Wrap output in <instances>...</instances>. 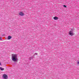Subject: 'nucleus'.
I'll list each match as a JSON object with an SVG mask.
<instances>
[{
  "label": "nucleus",
  "mask_w": 79,
  "mask_h": 79,
  "mask_svg": "<svg viewBox=\"0 0 79 79\" xmlns=\"http://www.w3.org/2000/svg\"><path fill=\"white\" fill-rule=\"evenodd\" d=\"M12 60H18V55L12 54Z\"/></svg>",
  "instance_id": "nucleus-1"
},
{
  "label": "nucleus",
  "mask_w": 79,
  "mask_h": 79,
  "mask_svg": "<svg viewBox=\"0 0 79 79\" xmlns=\"http://www.w3.org/2000/svg\"><path fill=\"white\" fill-rule=\"evenodd\" d=\"M73 29H72L69 32V34L71 36L74 35V33H73Z\"/></svg>",
  "instance_id": "nucleus-2"
},
{
  "label": "nucleus",
  "mask_w": 79,
  "mask_h": 79,
  "mask_svg": "<svg viewBox=\"0 0 79 79\" xmlns=\"http://www.w3.org/2000/svg\"><path fill=\"white\" fill-rule=\"evenodd\" d=\"M3 78L4 79H8V76L6 74H4L3 75Z\"/></svg>",
  "instance_id": "nucleus-3"
},
{
  "label": "nucleus",
  "mask_w": 79,
  "mask_h": 79,
  "mask_svg": "<svg viewBox=\"0 0 79 79\" xmlns=\"http://www.w3.org/2000/svg\"><path fill=\"white\" fill-rule=\"evenodd\" d=\"M19 15L20 16H23L24 15V13H23V12H20L19 13Z\"/></svg>",
  "instance_id": "nucleus-4"
},
{
  "label": "nucleus",
  "mask_w": 79,
  "mask_h": 79,
  "mask_svg": "<svg viewBox=\"0 0 79 79\" xmlns=\"http://www.w3.org/2000/svg\"><path fill=\"white\" fill-rule=\"evenodd\" d=\"M17 61V60H11V61L12 62H14V63H16Z\"/></svg>",
  "instance_id": "nucleus-5"
},
{
  "label": "nucleus",
  "mask_w": 79,
  "mask_h": 79,
  "mask_svg": "<svg viewBox=\"0 0 79 79\" xmlns=\"http://www.w3.org/2000/svg\"><path fill=\"white\" fill-rule=\"evenodd\" d=\"M53 19L54 20H58V17L56 16L53 18Z\"/></svg>",
  "instance_id": "nucleus-6"
},
{
  "label": "nucleus",
  "mask_w": 79,
  "mask_h": 79,
  "mask_svg": "<svg viewBox=\"0 0 79 79\" xmlns=\"http://www.w3.org/2000/svg\"><path fill=\"white\" fill-rule=\"evenodd\" d=\"M12 38V37L11 36H8V40H10Z\"/></svg>",
  "instance_id": "nucleus-7"
},
{
  "label": "nucleus",
  "mask_w": 79,
  "mask_h": 79,
  "mask_svg": "<svg viewBox=\"0 0 79 79\" xmlns=\"http://www.w3.org/2000/svg\"><path fill=\"white\" fill-rule=\"evenodd\" d=\"M0 69L1 71H3L4 70V68H2V67H0Z\"/></svg>",
  "instance_id": "nucleus-8"
},
{
  "label": "nucleus",
  "mask_w": 79,
  "mask_h": 79,
  "mask_svg": "<svg viewBox=\"0 0 79 79\" xmlns=\"http://www.w3.org/2000/svg\"><path fill=\"white\" fill-rule=\"evenodd\" d=\"M34 58V56H32L30 58V60H32Z\"/></svg>",
  "instance_id": "nucleus-9"
},
{
  "label": "nucleus",
  "mask_w": 79,
  "mask_h": 79,
  "mask_svg": "<svg viewBox=\"0 0 79 79\" xmlns=\"http://www.w3.org/2000/svg\"><path fill=\"white\" fill-rule=\"evenodd\" d=\"M63 6H64V7L65 8H66V6H65V5H64Z\"/></svg>",
  "instance_id": "nucleus-10"
},
{
  "label": "nucleus",
  "mask_w": 79,
  "mask_h": 79,
  "mask_svg": "<svg viewBox=\"0 0 79 79\" xmlns=\"http://www.w3.org/2000/svg\"><path fill=\"white\" fill-rule=\"evenodd\" d=\"M35 54L36 55H38L37 53H35Z\"/></svg>",
  "instance_id": "nucleus-11"
},
{
  "label": "nucleus",
  "mask_w": 79,
  "mask_h": 79,
  "mask_svg": "<svg viewBox=\"0 0 79 79\" xmlns=\"http://www.w3.org/2000/svg\"><path fill=\"white\" fill-rule=\"evenodd\" d=\"M77 64H79V61H78L77 62Z\"/></svg>",
  "instance_id": "nucleus-12"
},
{
  "label": "nucleus",
  "mask_w": 79,
  "mask_h": 79,
  "mask_svg": "<svg viewBox=\"0 0 79 79\" xmlns=\"http://www.w3.org/2000/svg\"><path fill=\"white\" fill-rule=\"evenodd\" d=\"M0 65H1V63L0 62Z\"/></svg>",
  "instance_id": "nucleus-13"
}]
</instances>
